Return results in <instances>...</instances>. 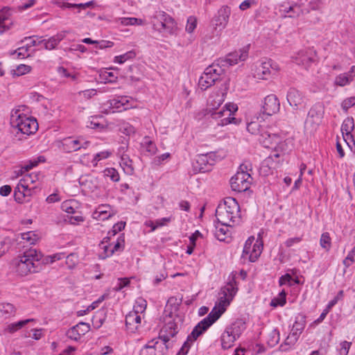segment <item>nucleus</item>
<instances>
[{"label":"nucleus","instance_id":"nucleus-1","mask_svg":"<svg viewBox=\"0 0 355 355\" xmlns=\"http://www.w3.org/2000/svg\"><path fill=\"white\" fill-rule=\"evenodd\" d=\"M64 257V254L57 253L43 258L41 252L31 248L24 251L23 255L19 256L14 261V264L16 272L21 276H26L29 273L39 272L43 269L44 265L53 263Z\"/></svg>","mask_w":355,"mask_h":355},{"label":"nucleus","instance_id":"nucleus-2","mask_svg":"<svg viewBox=\"0 0 355 355\" xmlns=\"http://www.w3.org/2000/svg\"><path fill=\"white\" fill-rule=\"evenodd\" d=\"M240 207L237 201L231 197L226 198L223 204L216 209V216L219 223L226 227H233L240 223Z\"/></svg>","mask_w":355,"mask_h":355},{"label":"nucleus","instance_id":"nucleus-3","mask_svg":"<svg viewBox=\"0 0 355 355\" xmlns=\"http://www.w3.org/2000/svg\"><path fill=\"white\" fill-rule=\"evenodd\" d=\"M178 324L174 321H168L160 330L157 339L150 340V344L155 347L157 355H165L168 349L172 348L174 338L178 333Z\"/></svg>","mask_w":355,"mask_h":355},{"label":"nucleus","instance_id":"nucleus-4","mask_svg":"<svg viewBox=\"0 0 355 355\" xmlns=\"http://www.w3.org/2000/svg\"><path fill=\"white\" fill-rule=\"evenodd\" d=\"M10 124L19 132L26 135L35 133L38 129V123L35 119L19 114L17 110L12 112Z\"/></svg>","mask_w":355,"mask_h":355},{"label":"nucleus","instance_id":"nucleus-5","mask_svg":"<svg viewBox=\"0 0 355 355\" xmlns=\"http://www.w3.org/2000/svg\"><path fill=\"white\" fill-rule=\"evenodd\" d=\"M155 31L162 33L166 31L170 35L175 33L177 25L174 19L164 11H156L151 20Z\"/></svg>","mask_w":355,"mask_h":355},{"label":"nucleus","instance_id":"nucleus-6","mask_svg":"<svg viewBox=\"0 0 355 355\" xmlns=\"http://www.w3.org/2000/svg\"><path fill=\"white\" fill-rule=\"evenodd\" d=\"M225 311V309L218 308L216 305L208 314V315L202 320L198 324L193 328L191 331V336L194 339H197L200 335H202L207 329L213 324Z\"/></svg>","mask_w":355,"mask_h":355},{"label":"nucleus","instance_id":"nucleus-7","mask_svg":"<svg viewBox=\"0 0 355 355\" xmlns=\"http://www.w3.org/2000/svg\"><path fill=\"white\" fill-rule=\"evenodd\" d=\"M252 180V178L248 172L237 171L230 180L231 188L237 192L246 191L250 189Z\"/></svg>","mask_w":355,"mask_h":355},{"label":"nucleus","instance_id":"nucleus-8","mask_svg":"<svg viewBox=\"0 0 355 355\" xmlns=\"http://www.w3.org/2000/svg\"><path fill=\"white\" fill-rule=\"evenodd\" d=\"M254 240L253 236L249 237L245 243L241 255L243 261L255 262L261 253L263 245L257 242L252 245Z\"/></svg>","mask_w":355,"mask_h":355},{"label":"nucleus","instance_id":"nucleus-9","mask_svg":"<svg viewBox=\"0 0 355 355\" xmlns=\"http://www.w3.org/2000/svg\"><path fill=\"white\" fill-rule=\"evenodd\" d=\"M272 70L277 71L276 65L273 66L272 60H267L261 62L257 63L254 69V77L258 79L267 80L270 78Z\"/></svg>","mask_w":355,"mask_h":355},{"label":"nucleus","instance_id":"nucleus-10","mask_svg":"<svg viewBox=\"0 0 355 355\" xmlns=\"http://www.w3.org/2000/svg\"><path fill=\"white\" fill-rule=\"evenodd\" d=\"M287 101L294 110H298L305 108L306 101L305 96L295 88H290L286 95Z\"/></svg>","mask_w":355,"mask_h":355},{"label":"nucleus","instance_id":"nucleus-11","mask_svg":"<svg viewBox=\"0 0 355 355\" xmlns=\"http://www.w3.org/2000/svg\"><path fill=\"white\" fill-rule=\"evenodd\" d=\"M89 141L83 137H69L63 139V149L67 153L75 152L82 148L86 149L89 146Z\"/></svg>","mask_w":355,"mask_h":355},{"label":"nucleus","instance_id":"nucleus-12","mask_svg":"<svg viewBox=\"0 0 355 355\" xmlns=\"http://www.w3.org/2000/svg\"><path fill=\"white\" fill-rule=\"evenodd\" d=\"M231 15V8L227 6H223L212 19V25L215 29L220 31L224 29L229 21Z\"/></svg>","mask_w":355,"mask_h":355},{"label":"nucleus","instance_id":"nucleus-13","mask_svg":"<svg viewBox=\"0 0 355 355\" xmlns=\"http://www.w3.org/2000/svg\"><path fill=\"white\" fill-rule=\"evenodd\" d=\"M280 108V103L277 97L274 94L267 96L264 98L261 112L264 114L271 116L277 113Z\"/></svg>","mask_w":355,"mask_h":355},{"label":"nucleus","instance_id":"nucleus-14","mask_svg":"<svg viewBox=\"0 0 355 355\" xmlns=\"http://www.w3.org/2000/svg\"><path fill=\"white\" fill-rule=\"evenodd\" d=\"M305 327V320L301 318L300 320H296L293 325L291 334L287 336L284 341L285 345H294L298 340L300 335L302 333Z\"/></svg>","mask_w":355,"mask_h":355},{"label":"nucleus","instance_id":"nucleus-15","mask_svg":"<svg viewBox=\"0 0 355 355\" xmlns=\"http://www.w3.org/2000/svg\"><path fill=\"white\" fill-rule=\"evenodd\" d=\"M249 46L241 49L238 51L229 53L225 60L223 61L225 64L223 66H232L239 62V61H244L248 56Z\"/></svg>","mask_w":355,"mask_h":355},{"label":"nucleus","instance_id":"nucleus-16","mask_svg":"<svg viewBox=\"0 0 355 355\" xmlns=\"http://www.w3.org/2000/svg\"><path fill=\"white\" fill-rule=\"evenodd\" d=\"M90 330V325L88 323L80 322L76 325L70 328L67 332L66 336L71 340L78 341L81 336L85 335Z\"/></svg>","mask_w":355,"mask_h":355},{"label":"nucleus","instance_id":"nucleus-17","mask_svg":"<svg viewBox=\"0 0 355 355\" xmlns=\"http://www.w3.org/2000/svg\"><path fill=\"white\" fill-rule=\"evenodd\" d=\"M211 116L214 119H220V122L218 123V125H225L230 123L237 124L238 121L234 116H230V113L227 112L224 108L220 110H214L211 113Z\"/></svg>","mask_w":355,"mask_h":355},{"label":"nucleus","instance_id":"nucleus-18","mask_svg":"<svg viewBox=\"0 0 355 355\" xmlns=\"http://www.w3.org/2000/svg\"><path fill=\"white\" fill-rule=\"evenodd\" d=\"M315 52L309 50H302L294 58V62L299 65L304 66L307 68L310 66L311 63L314 62Z\"/></svg>","mask_w":355,"mask_h":355},{"label":"nucleus","instance_id":"nucleus-19","mask_svg":"<svg viewBox=\"0 0 355 355\" xmlns=\"http://www.w3.org/2000/svg\"><path fill=\"white\" fill-rule=\"evenodd\" d=\"M258 139L265 148H273L280 141V137L278 135L265 130L260 134Z\"/></svg>","mask_w":355,"mask_h":355},{"label":"nucleus","instance_id":"nucleus-20","mask_svg":"<svg viewBox=\"0 0 355 355\" xmlns=\"http://www.w3.org/2000/svg\"><path fill=\"white\" fill-rule=\"evenodd\" d=\"M354 129V122L352 117L346 118L341 125V132L345 142L348 143L347 141L352 139V132ZM349 145V144H347Z\"/></svg>","mask_w":355,"mask_h":355},{"label":"nucleus","instance_id":"nucleus-21","mask_svg":"<svg viewBox=\"0 0 355 355\" xmlns=\"http://www.w3.org/2000/svg\"><path fill=\"white\" fill-rule=\"evenodd\" d=\"M212 155H200L198 156L196 162L200 166V172H206L211 170L214 164V159H211Z\"/></svg>","mask_w":355,"mask_h":355},{"label":"nucleus","instance_id":"nucleus-22","mask_svg":"<svg viewBox=\"0 0 355 355\" xmlns=\"http://www.w3.org/2000/svg\"><path fill=\"white\" fill-rule=\"evenodd\" d=\"M67 31L58 33L56 35L51 37L48 40H43L44 48L46 50L54 49L57 45L66 37Z\"/></svg>","mask_w":355,"mask_h":355},{"label":"nucleus","instance_id":"nucleus-23","mask_svg":"<svg viewBox=\"0 0 355 355\" xmlns=\"http://www.w3.org/2000/svg\"><path fill=\"white\" fill-rule=\"evenodd\" d=\"M141 316L135 312L130 311L125 316V326L131 331L137 329L141 323Z\"/></svg>","mask_w":355,"mask_h":355},{"label":"nucleus","instance_id":"nucleus-24","mask_svg":"<svg viewBox=\"0 0 355 355\" xmlns=\"http://www.w3.org/2000/svg\"><path fill=\"white\" fill-rule=\"evenodd\" d=\"M237 290L238 288L234 277H232V279L229 280L228 283L221 288L220 293V295L226 294L227 297H230L233 299L237 292Z\"/></svg>","mask_w":355,"mask_h":355},{"label":"nucleus","instance_id":"nucleus-25","mask_svg":"<svg viewBox=\"0 0 355 355\" xmlns=\"http://www.w3.org/2000/svg\"><path fill=\"white\" fill-rule=\"evenodd\" d=\"M237 339L231 332L226 328L220 337L221 345L224 349H227L233 346L234 343Z\"/></svg>","mask_w":355,"mask_h":355},{"label":"nucleus","instance_id":"nucleus-26","mask_svg":"<svg viewBox=\"0 0 355 355\" xmlns=\"http://www.w3.org/2000/svg\"><path fill=\"white\" fill-rule=\"evenodd\" d=\"M110 205H102L99 206L93 214V217L98 220H105L111 217Z\"/></svg>","mask_w":355,"mask_h":355},{"label":"nucleus","instance_id":"nucleus-27","mask_svg":"<svg viewBox=\"0 0 355 355\" xmlns=\"http://www.w3.org/2000/svg\"><path fill=\"white\" fill-rule=\"evenodd\" d=\"M226 328L231 332V334L239 338L245 329V322L242 320H237Z\"/></svg>","mask_w":355,"mask_h":355},{"label":"nucleus","instance_id":"nucleus-28","mask_svg":"<svg viewBox=\"0 0 355 355\" xmlns=\"http://www.w3.org/2000/svg\"><path fill=\"white\" fill-rule=\"evenodd\" d=\"M215 82L214 77L209 75V73H207V71L205 70L203 74L199 78L198 85L201 89L205 90L214 85Z\"/></svg>","mask_w":355,"mask_h":355},{"label":"nucleus","instance_id":"nucleus-29","mask_svg":"<svg viewBox=\"0 0 355 355\" xmlns=\"http://www.w3.org/2000/svg\"><path fill=\"white\" fill-rule=\"evenodd\" d=\"M33 321V319H26L24 320H20L17 322L9 324L5 329L6 332H8L10 334H13L19 329H21L28 322Z\"/></svg>","mask_w":355,"mask_h":355},{"label":"nucleus","instance_id":"nucleus-30","mask_svg":"<svg viewBox=\"0 0 355 355\" xmlns=\"http://www.w3.org/2000/svg\"><path fill=\"white\" fill-rule=\"evenodd\" d=\"M19 195H22L23 197L30 196L31 195V190L28 186H25L21 183L17 184L15 189V198L16 200H20Z\"/></svg>","mask_w":355,"mask_h":355},{"label":"nucleus","instance_id":"nucleus-31","mask_svg":"<svg viewBox=\"0 0 355 355\" xmlns=\"http://www.w3.org/2000/svg\"><path fill=\"white\" fill-rule=\"evenodd\" d=\"M247 130L252 135H260V134L264 130V128L261 125L260 121L256 120L248 123Z\"/></svg>","mask_w":355,"mask_h":355},{"label":"nucleus","instance_id":"nucleus-32","mask_svg":"<svg viewBox=\"0 0 355 355\" xmlns=\"http://www.w3.org/2000/svg\"><path fill=\"white\" fill-rule=\"evenodd\" d=\"M322 114L319 112H318L315 108L312 107L308 113L306 123H315L316 125H318L319 123L320 122Z\"/></svg>","mask_w":355,"mask_h":355},{"label":"nucleus","instance_id":"nucleus-33","mask_svg":"<svg viewBox=\"0 0 355 355\" xmlns=\"http://www.w3.org/2000/svg\"><path fill=\"white\" fill-rule=\"evenodd\" d=\"M141 146L148 153L149 155H153L155 154L157 151L156 145L150 140L148 137H145L143 142L141 143Z\"/></svg>","mask_w":355,"mask_h":355},{"label":"nucleus","instance_id":"nucleus-34","mask_svg":"<svg viewBox=\"0 0 355 355\" xmlns=\"http://www.w3.org/2000/svg\"><path fill=\"white\" fill-rule=\"evenodd\" d=\"M223 99L219 94L211 96L208 99V105L213 110H218V107L222 104Z\"/></svg>","mask_w":355,"mask_h":355},{"label":"nucleus","instance_id":"nucleus-35","mask_svg":"<svg viewBox=\"0 0 355 355\" xmlns=\"http://www.w3.org/2000/svg\"><path fill=\"white\" fill-rule=\"evenodd\" d=\"M136 56V53L135 51H130L128 52H126L124 54L115 56L114 58V62H117L119 64H123L127 60H132Z\"/></svg>","mask_w":355,"mask_h":355},{"label":"nucleus","instance_id":"nucleus-36","mask_svg":"<svg viewBox=\"0 0 355 355\" xmlns=\"http://www.w3.org/2000/svg\"><path fill=\"white\" fill-rule=\"evenodd\" d=\"M196 339H194L193 336H191V333L187 336V340L184 343L183 345L177 353L176 355H186L189 349L191 347V343L195 341Z\"/></svg>","mask_w":355,"mask_h":355},{"label":"nucleus","instance_id":"nucleus-37","mask_svg":"<svg viewBox=\"0 0 355 355\" xmlns=\"http://www.w3.org/2000/svg\"><path fill=\"white\" fill-rule=\"evenodd\" d=\"M146 306V301L143 298H139L136 300L132 311L139 315V313H142L145 311Z\"/></svg>","mask_w":355,"mask_h":355},{"label":"nucleus","instance_id":"nucleus-38","mask_svg":"<svg viewBox=\"0 0 355 355\" xmlns=\"http://www.w3.org/2000/svg\"><path fill=\"white\" fill-rule=\"evenodd\" d=\"M352 80V76H349L348 74L343 73L340 74L336 78L335 83L339 86H345L349 84Z\"/></svg>","mask_w":355,"mask_h":355},{"label":"nucleus","instance_id":"nucleus-39","mask_svg":"<svg viewBox=\"0 0 355 355\" xmlns=\"http://www.w3.org/2000/svg\"><path fill=\"white\" fill-rule=\"evenodd\" d=\"M321 247L326 251H329L331 246V238L328 232H324L321 235L320 240Z\"/></svg>","mask_w":355,"mask_h":355},{"label":"nucleus","instance_id":"nucleus-40","mask_svg":"<svg viewBox=\"0 0 355 355\" xmlns=\"http://www.w3.org/2000/svg\"><path fill=\"white\" fill-rule=\"evenodd\" d=\"M205 70L207 71V73H209V75L214 77L216 81L218 80L219 76L223 71L220 67L214 64L207 67Z\"/></svg>","mask_w":355,"mask_h":355},{"label":"nucleus","instance_id":"nucleus-41","mask_svg":"<svg viewBox=\"0 0 355 355\" xmlns=\"http://www.w3.org/2000/svg\"><path fill=\"white\" fill-rule=\"evenodd\" d=\"M42 37L33 35L30 37H26L24 41H27L26 46L29 49L31 46H37L40 44H43L44 40L41 39Z\"/></svg>","mask_w":355,"mask_h":355},{"label":"nucleus","instance_id":"nucleus-42","mask_svg":"<svg viewBox=\"0 0 355 355\" xmlns=\"http://www.w3.org/2000/svg\"><path fill=\"white\" fill-rule=\"evenodd\" d=\"M21 239L30 245L35 244L39 237L33 232H27L21 234Z\"/></svg>","mask_w":355,"mask_h":355},{"label":"nucleus","instance_id":"nucleus-43","mask_svg":"<svg viewBox=\"0 0 355 355\" xmlns=\"http://www.w3.org/2000/svg\"><path fill=\"white\" fill-rule=\"evenodd\" d=\"M282 7L283 8L282 10L284 12H285L286 13L292 12V14L288 15L289 17H297L300 14V8L295 5V6H286L284 5V6H282Z\"/></svg>","mask_w":355,"mask_h":355},{"label":"nucleus","instance_id":"nucleus-44","mask_svg":"<svg viewBox=\"0 0 355 355\" xmlns=\"http://www.w3.org/2000/svg\"><path fill=\"white\" fill-rule=\"evenodd\" d=\"M104 175L110 178L113 182H118L120 180V176L118 171L114 168H108L104 171Z\"/></svg>","mask_w":355,"mask_h":355},{"label":"nucleus","instance_id":"nucleus-45","mask_svg":"<svg viewBox=\"0 0 355 355\" xmlns=\"http://www.w3.org/2000/svg\"><path fill=\"white\" fill-rule=\"evenodd\" d=\"M78 262V255L75 253H71L66 257V264L70 269L73 268Z\"/></svg>","mask_w":355,"mask_h":355},{"label":"nucleus","instance_id":"nucleus-46","mask_svg":"<svg viewBox=\"0 0 355 355\" xmlns=\"http://www.w3.org/2000/svg\"><path fill=\"white\" fill-rule=\"evenodd\" d=\"M232 300L230 297H227L226 294L220 295L219 293V298L218 303L216 304L218 308H223L226 309V307L230 304V302Z\"/></svg>","mask_w":355,"mask_h":355},{"label":"nucleus","instance_id":"nucleus-47","mask_svg":"<svg viewBox=\"0 0 355 355\" xmlns=\"http://www.w3.org/2000/svg\"><path fill=\"white\" fill-rule=\"evenodd\" d=\"M150 344V340L141 349L140 355H157L156 350Z\"/></svg>","mask_w":355,"mask_h":355},{"label":"nucleus","instance_id":"nucleus-48","mask_svg":"<svg viewBox=\"0 0 355 355\" xmlns=\"http://www.w3.org/2000/svg\"><path fill=\"white\" fill-rule=\"evenodd\" d=\"M124 242V238L123 236H119L113 248L110 250V254L108 255H112L114 253V252L123 250Z\"/></svg>","mask_w":355,"mask_h":355},{"label":"nucleus","instance_id":"nucleus-49","mask_svg":"<svg viewBox=\"0 0 355 355\" xmlns=\"http://www.w3.org/2000/svg\"><path fill=\"white\" fill-rule=\"evenodd\" d=\"M0 311L3 314H11L15 312V307L10 303L0 304Z\"/></svg>","mask_w":355,"mask_h":355},{"label":"nucleus","instance_id":"nucleus-50","mask_svg":"<svg viewBox=\"0 0 355 355\" xmlns=\"http://www.w3.org/2000/svg\"><path fill=\"white\" fill-rule=\"evenodd\" d=\"M31 70V67L30 66L26 64H20L17 67L14 74L17 76H20L28 73Z\"/></svg>","mask_w":355,"mask_h":355},{"label":"nucleus","instance_id":"nucleus-51","mask_svg":"<svg viewBox=\"0 0 355 355\" xmlns=\"http://www.w3.org/2000/svg\"><path fill=\"white\" fill-rule=\"evenodd\" d=\"M197 20L194 17H189L187 19V24L186 26V31L191 33L196 28Z\"/></svg>","mask_w":355,"mask_h":355},{"label":"nucleus","instance_id":"nucleus-52","mask_svg":"<svg viewBox=\"0 0 355 355\" xmlns=\"http://www.w3.org/2000/svg\"><path fill=\"white\" fill-rule=\"evenodd\" d=\"M354 105H355V97L352 96V97L347 98L346 99H345L343 101L341 106H342L343 110H345V112H347L349 110V108L354 106Z\"/></svg>","mask_w":355,"mask_h":355},{"label":"nucleus","instance_id":"nucleus-53","mask_svg":"<svg viewBox=\"0 0 355 355\" xmlns=\"http://www.w3.org/2000/svg\"><path fill=\"white\" fill-rule=\"evenodd\" d=\"M110 153L108 151H102L95 155L92 163L94 166H96L98 161L106 159L110 155Z\"/></svg>","mask_w":355,"mask_h":355},{"label":"nucleus","instance_id":"nucleus-54","mask_svg":"<svg viewBox=\"0 0 355 355\" xmlns=\"http://www.w3.org/2000/svg\"><path fill=\"white\" fill-rule=\"evenodd\" d=\"M101 76L106 83H114L117 79V77L110 71H105L103 72Z\"/></svg>","mask_w":355,"mask_h":355},{"label":"nucleus","instance_id":"nucleus-55","mask_svg":"<svg viewBox=\"0 0 355 355\" xmlns=\"http://www.w3.org/2000/svg\"><path fill=\"white\" fill-rule=\"evenodd\" d=\"M28 51V48L26 46H24L19 47V48H18L17 50L11 52V55L17 53L18 58H24L26 56V57L29 56V54L27 53Z\"/></svg>","mask_w":355,"mask_h":355},{"label":"nucleus","instance_id":"nucleus-56","mask_svg":"<svg viewBox=\"0 0 355 355\" xmlns=\"http://www.w3.org/2000/svg\"><path fill=\"white\" fill-rule=\"evenodd\" d=\"M130 284V280L128 278H119L116 285L114 287L115 291H119L125 286H127Z\"/></svg>","mask_w":355,"mask_h":355},{"label":"nucleus","instance_id":"nucleus-57","mask_svg":"<svg viewBox=\"0 0 355 355\" xmlns=\"http://www.w3.org/2000/svg\"><path fill=\"white\" fill-rule=\"evenodd\" d=\"M279 341V333L277 330L275 329L270 334V339L268 340V344L273 347L277 345Z\"/></svg>","mask_w":355,"mask_h":355},{"label":"nucleus","instance_id":"nucleus-58","mask_svg":"<svg viewBox=\"0 0 355 355\" xmlns=\"http://www.w3.org/2000/svg\"><path fill=\"white\" fill-rule=\"evenodd\" d=\"M227 233V228H216L215 236L216 239L220 241H223L226 239V234Z\"/></svg>","mask_w":355,"mask_h":355},{"label":"nucleus","instance_id":"nucleus-59","mask_svg":"<svg viewBox=\"0 0 355 355\" xmlns=\"http://www.w3.org/2000/svg\"><path fill=\"white\" fill-rule=\"evenodd\" d=\"M9 248L10 245L6 239H0V257L8 250Z\"/></svg>","mask_w":355,"mask_h":355},{"label":"nucleus","instance_id":"nucleus-60","mask_svg":"<svg viewBox=\"0 0 355 355\" xmlns=\"http://www.w3.org/2000/svg\"><path fill=\"white\" fill-rule=\"evenodd\" d=\"M293 280V277L289 274H285L282 275L279 279V286H283L286 284H288L289 285H292L291 282Z\"/></svg>","mask_w":355,"mask_h":355},{"label":"nucleus","instance_id":"nucleus-61","mask_svg":"<svg viewBox=\"0 0 355 355\" xmlns=\"http://www.w3.org/2000/svg\"><path fill=\"white\" fill-rule=\"evenodd\" d=\"M343 295H344L343 291H340L338 293L336 297H334V298L333 300H331L328 303L327 309H331L334 306H335L337 304V302H338V300H341L343 297Z\"/></svg>","mask_w":355,"mask_h":355},{"label":"nucleus","instance_id":"nucleus-62","mask_svg":"<svg viewBox=\"0 0 355 355\" xmlns=\"http://www.w3.org/2000/svg\"><path fill=\"white\" fill-rule=\"evenodd\" d=\"M125 223L122 221L114 224L112 230V235H115L119 232H121L122 230L125 228Z\"/></svg>","mask_w":355,"mask_h":355},{"label":"nucleus","instance_id":"nucleus-63","mask_svg":"<svg viewBox=\"0 0 355 355\" xmlns=\"http://www.w3.org/2000/svg\"><path fill=\"white\" fill-rule=\"evenodd\" d=\"M11 15V11L9 8H3L1 10H0V20L5 21L6 20L9 16Z\"/></svg>","mask_w":355,"mask_h":355},{"label":"nucleus","instance_id":"nucleus-64","mask_svg":"<svg viewBox=\"0 0 355 355\" xmlns=\"http://www.w3.org/2000/svg\"><path fill=\"white\" fill-rule=\"evenodd\" d=\"M340 345H341L340 354H343V353L344 352V355H347L349 348L352 345V343L347 342V341H343L340 343Z\"/></svg>","mask_w":355,"mask_h":355}]
</instances>
